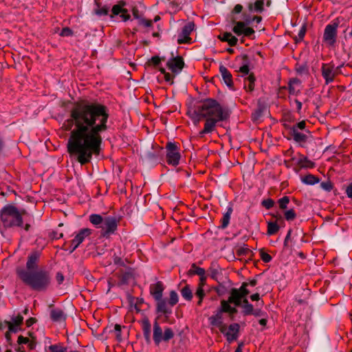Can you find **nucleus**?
I'll return each instance as SVG.
<instances>
[{
  "mask_svg": "<svg viewBox=\"0 0 352 352\" xmlns=\"http://www.w3.org/2000/svg\"><path fill=\"white\" fill-rule=\"evenodd\" d=\"M5 323L8 325L9 332L10 333H16L19 329L15 326L12 322L5 321Z\"/></svg>",
  "mask_w": 352,
  "mask_h": 352,
  "instance_id": "8fccbe9b",
  "label": "nucleus"
},
{
  "mask_svg": "<svg viewBox=\"0 0 352 352\" xmlns=\"http://www.w3.org/2000/svg\"><path fill=\"white\" fill-rule=\"evenodd\" d=\"M50 318L55 322H63L66 320L67 314L65 311L57 307H53L50 310Z\"/></svg>",
  "mask_w": 352,
  "mask_h": 352,
  "instance_id": "f3484780",
  "label": "nucleus"
},
{
  "mask_svg": "<svg viewBox=\"0 0 352 352\" xmlns=\"http://www.w3.org/2000/svg\"><path fill=\"white\" fill-rule=\"evenodd\" d=\"M41 256L39 251L32 252L28 256L26 263V271L34 272L38 267V263Z\"/></svg>",
  "mask_w": 352,
  "mask_h": 352,
  "instance_id": "2eb2a0df",
  "label": "nucleus"
},
{
  "mask_svg": "<svg viewBox=\"0 0 352 352\" xmlns=\"http://www.w3.org/2000/svg\"><path fill=\"white\" fill-rule=\"evenodd\" d=\"M178 302V295L175 291L170 292V298L168 300V305L170 307H173Z\"/></svg>",
  "mask_w": 352,
  "mask_h": 352,
  "instance_id": "58836bf2",
  "label": "nucleus"
},
{
  "mask_svg": "<svg viewBox=\"0 0 352 352\" xmlns=\"http://www.w3.org/2000/svg\"><path fill=\"white\" fill-rule=\"evenodd\" d=\"M241 307L243 309L242 314L244 316L252 315L254 313V307L252 304L250 305H241Z\"/></svg>",
  "mask_w": 352,
  "mask_h": 352,
  "instance_id": "ea45409f",
  "label": "nucleus"
},
{
  "mask_svg": "<svg viewBox=\"0 0 352 352\" xmlns=\"http://www.w3.org/2000/svg\"><path fill=\"white\" fill-rule=\"evenodd\" d=\"M296 217V213L295 210L292 208L285 211L284 212V218L287 221H293Z\"/></svg>",
  "mask_w": 352,
  "mask_h": 352,
  "instance_id": "4c0bfd02",
  "label": "nucleus"
},
{
  "mask_svg": "<svg viewBox=\"0 0 352 352\" xmlns=\"http://www.w3.org/2000/svg\"><path fill=\"white\" fill-rule=\"evenodd\" d=\"M12 323L15 326H19L23 322V317L21 315L19 314L18 316L13 317L12 318Z\"/></svg>",
  "mask_w": 352,
  "mask_h": 352,
  "instance_id": "09e8293b",
  "label": "nucleus"
},
{
  "mask_svg": "<svg viewBox=\"0 0 352 352\" xmlns=\"http://www.w3.org/2000/svg\"><path fill=\"white\" fill-rule=\"evenodd\" d=\"M219 72L225 84L229 87H233L232 76L228 69L223 65L219 67Z\"/></svg>",
  "mask_w": 352,
  "mask_h": 352,
  "instance_id": "412c9836",
  "label": "nucleus"
},
{
  "mask_svg": "<svg viewBox=\"0 0 352 352\" xmlns=\"http://www.w3.org/2000/svg\"><path fill=\"white\" fill-rule=\"evenodd\" d=\"M232 31L238 36L243 35L244 36L250 37L254 34V30L250 27H248L245 22L238 21L234 23Z\"/></svg>",
  "mask_w": 352,
  "mask_h": 352,
  "instance_id": "f8f14e48",
  "label": "nucleus"
},
{
  "mask_svg": "<svg viewBox=\"0 0 352 352\" xmlns=\"http://www.w3.org/2000/svg\"><path fill=\"white\" fill-rule=\"evenodd\" d=\"M210 324L219 328V331L224 328L226 324L223 321V313L217 310L216 314L209 318Z\"/></svg>",
  "mask_w": 352,
  "mask_h": 352,
  "instance_id": "6ab92c4d",
  "label": "nucleus"
},
{
  "mask_svg": "<svg viewBox=\"0 0 352 352\" xmlns=\"http://www.w3.org/2000/svg\"><path fill=\"white\" fill-rule=\"evenodd\" d=\"M302 182L307 185H314L319 182V179L314 175L309 174L302 178Z\"/></svg>",
  "mask_w": 352,
  "mask_h": 352,
  "instance_id": "473e14b6",
  "label": "nucleus"
},
{
  "mask_svg": "<svg viewBox=\"0 0 352 352\" xmlns=\"http://www.w3.org/2000/svg\"><path fill=\"white\" fill-rule=\"evenodd\" d=\"M49 349L51 352H67V348L59 344L51 345Z\"/></svg>",
  "mask_w": 352,
  "mask_h": 352,
  "instance_id": "c03bdc74",
  "label": "nucleus"
},
{
  "mask_svg": "<svg viewBox=\"0 0 352 352\" xmlns=\"http://www.w3.org/2000/svg\"><path fill=\"white\" fill-rule=\"evenodd\" d=\"M242 10L243 6L241 4H236L233 9V12L235 14H239L242 11Z\"/></svg>",
  "mask_w": 352,
  "mask_h": 352,
  "instance_id": "69168bd1",
  "label": "nucleus"
},
{
  "mask_svg": "<svg viewBox=\"0 0 352 352\" xmlns=\"http://www.w3.org/2000/svg\"><path fill=\"white\" fill-rule=\"evenodd\" d=\"M23 212L12 205L4 206L0 211V231L2 234L8 228L20 227L23 224Z\"/></svg>",
  "mask_w": 352,
  "mask_h": 352,
  "instance_id": "20e7f679",
  "label": "nucleus"
},
{
  "mask_svg": "<svg viewBox=\"0 0 352 352\" xmlns=\"http://www.w3.org/2000/svg\"><path fill=\"white\" fill-rule=\"evenodd\" d=\"M346 194L348 196V197L352 199V183L347 186L346 189Z\"/></svg>",
  "mask_w": 352,
  "mask_h": 352,
  "instance_id": "0e129e2a",
  "label": "nucleus"
},
{
  "mask_svg": "<svg viewBox=\"0 0 352 352\" xmlns=\"http://www.w3.org/2000/svg\"><path fill=\"white\" fill-rule=\"evenodd\" d=\"M300 157L298 160V164L302 168H312L315 167V163L307 157L300 154Z\"/></svg>",
  "mask_w": 352,
  "mask_h": 352,
  "instance_id": "cd10ccee",
  "label": "nucleus"
},
{
  "mask_svg": "<svg viewBox=\"0 0 352 352\" xmlns=\"http://www.w3.org/2000/svg\"><path fill=\"white\" fill-rule=\"evenodd\" d=\"M264 1L265 0H256L254 3H249V11L261 12L263 10Z\"/></svg>",
  "mask_w": 352,
  "mask_h": 352,
  "instance_id": "c85d7f7f",
  "label": "nucleus"
},
{
  "mask_svg": "<svg viewBox=\"0 0 352 352\" xmlns=\"http://www.w3.org/2000/svg\"><path fill=\"white\" fill-rule=\"evenodd\" d=\"M219 38L224 42H228L230 46H235L237 44L238 39L230 32H224L219 36Z\"/></svg>",
  "mask_w": 352,
  "mask_h": 352,
  "instance_id": "bb28decb",
  "label": "nucleus"
},
{
  "mask_svg": "<svg viewBox=\"0 0 352 352\" xmlns=\"http://www.w3.org/2000/svg\"><path fill=\"white\" fill-rule=\"evenodd\" d=\"M142 328L146 341L149 342L151 341V325L148 318L142 320Z\"/></svg>",
  "mask_w": 352,
  "mask_h": 352,
  "instance_id": "393cba45",
  "label": "nucleus"
},
{
  "mask_svg": "<svg viewBox=\"0 0 352 352\" xmlns=\"http://www.w3.org/2000/svg\"><path fill=\"white\" fill-rule=\"evenodd\" d=\"M239 71L244 75H248L249 73V66L248 65H244L239 68Z\"/></svg>",
  "mask_w": 352,
  "mask_h": 352,
  "instance_id": "bf43d9fd",
  "label": "nucleus"
},
{
  "mask_svg": "<svg viewBox=\"0 0 352 352\" xmlns=\"http://www.w3.org/2000/svg\"><path fill=\"white\" fill-rule=\"evenodd\" d=\"M115 331L116 332V336L119 338L121 336V326L116 324L114 327Z\"/></svg>",
  "mask_w": 352,
  "mask_h": 352,
  "instance_id": "e2e57ef3",
  "label": "nucleus"
},
{
  "mask_svg": "<svg viewBox=\"0 0 352 352\" xmlns=\"http://www.w3.org/2000/svg\"><path fill=\"white\" fill-rule=\"evenodd\" d=\"M301 90V80L297 78L289 80L288 83V91L290 95L297 96Z\"/></svg>",
  "mask_w": 352,
  "mask_h": 352,
  "instance_id": "aec40b11",
  "label": "nucleus"
},
{
  "mask_svg": "<svg viewBox=\"0 0 352 352\" xmlns=\"http://www.w3.org/2000/svg\"><path fill=\"white\" fill-rule=\"evenodd\" d=\"M182 296L186 300H191L192 292L189 285H186L181 289Z\"/></svg>",
  "mask_w": 352,
  "mask_h": 352,
  "instance_id": "72a5a7b5",
  "label": "nucleus"
},
{
  "mask_svg": "<svg viewBox=\"0 0 352 352\" xmlns=\"http://www.w3.org/2000/svg\"><path fill=\"white\" fill-rule=\"evenodd\" d=\"M91 234V230L89 228H82L79 232L76 235L74 239L71 241L70 245V253L73 252L82 241L85 239L89 236Z\"/></svg>",
  "mask_w": 352,
  "mask_h": 352,
  "instance_id": "9b49d317",
  "label": "nucleus"
},
{
  "mask_svg": "<svg viewBox=\"0 0 352 352\" xmlns=\"http://www.w3.org/2000/svg\"><path fill=\"white\" fill-rule=\"evenodd\" d=\"M140 25H142L144 27H146V28L152 26V24H153V23L151 20H148V19H141L140 21Z\"/></svg>",
  "mask_w": 352,
  "mask_h": 352,
  "instance_id": "6e6d98bb",
  "label": "nucleus"
},
{
  "mask_svg": "<svg viewBox=\"0 0 352 352\" xmlns=\"http://www.w3.org/2000/svg\"><path fill=\"white\" fill-rule=\"evenodd\" d=\"M276 217V221H268L267 222V234L269 236L275 234L278 232L280 229V226L278 225L277 221H280V223H284V220L281 215L276 214L274 216Z\"/></svg>",
  "mask_w": 352,
  "mask_h": 352,
  "instance_id": "a211bd4d",
  "label": "nucleus"
},
{
  "mask_svg": "<svg viewBox=\"0 0 352 352\" xmlns=\"http://www.w3.org/2000/svg\"><path fill=\"white\" fill-rule=\"evenodd\" d=\"M157 311L158 312L164 314H169L171 313V307L168 305V302H167L166 300L162 299V298L160 300H157Z\"/></svg>",
  "mask_w": 352,
  "mask_h": 352,
  "instance_id": "b1692460",
  "label": "nucleus"
},
{
  "mask_svg": "<svg viewBox=\"0 0 352 352\" xmlns=\"http://www.w3.org/2000/svg\"><path fill=\"white\" fill-rule=\"evenodd\" d=\"M125 4L126 3L123 1H120L118 4L114 5L111 10L112 14L111 16L113 17V15L120 14L122 21H126L129 20L130 19V15L128 13L127 10L123 8Z\"/></svg>",
  "mask_w": 352,
  "mask_h": 352,
  "instance_id": "dca6fc26",
  "label": "nucleus"
},
{
  "mask_svg": "<svg viewBox=\"0 0 352 352\" xmlns=\"http://www.w3.org/2000/svg\"><path fill=\"white\" fill-rule=\"evenodd\" d=\"M74 34L73 31L68 27L63 28L60 32L61 36H71Z\"/></svg>",
  "mask_w": 352,
  "mask_h": 352,
  "instance_id": "49530a36",
  "label": "nucleus"
},
{
  "mask_svg": "<svg viewBox=\"0 0 352 352\" xmlns=\"http://www.w3.org/2000/svg\"><path fill=\"white\" fill-rule=\"evenodd\" d=\"M289 203V198L287 196H284L278 200V204L281 210H285Z\"/></svg>",
  "mask_w": 352,
  "mask_h": 352,
  "instance_id": "e433bc0d",
  "label": "nucleus"
},
{
  "mask_svg": "<svg viewBox=\"0 0 352 352\" xmlns=\"http://www.w3.org/2000/svg\"><path fill=\"white\" fill-rule=\"evenodd\" d=\"M248 286V283L247 282H243L240 288L237 289L239 290V293L243 298L246 297V296L250 293L249 290L247 289Z\"/></svg>",
  "mask_w": 352,
  "mask_h": 352,
  "instance_id": "79ce46f5",
  "label": "nucleus"
},
{
  "mask_svg": "<svg viewBox=\"0 0 352 352\" xmlns=\"http://www.w3.org/2000/svg\"><path fill=\"white\" fill-rule=\"evenodd\" d=\"M230 303L231 302H229L228 299V300H222L221 301V307L218 310L222 313H228L230 308L232 307V306L230 305Z\"/></svg>",
  "mask_w": 352,
  "mask_h": 352,
  "instance_id": "f704fd0d",
  "label": "nucleus"
},
{
  "mask_svg": "<svg viewBox=\"0 0 352 352\" xmlns=\"http://www.w3.org/2000/svg\"><path fill=\"white\" fill-rule=\"evenodd\" d=\"M274 204V201L271 198L263 199L261 202V205L267 210L272 208Z\"/></svg>",
  "mask_w": 352,
  "mask_h": 352,
  "instance_id": "a18cd8bd",
  "label": "nucleus"
},
{
  "mask_svg": "<svg viewBox=\"0 0 352 352\" xmlns=\"http://www.w3.org/2000/svg\"><path fill=\"white\" fill-rule=\"evenodd\" d=\"M232 213V208L228 207L227 208L226 212L223 214V217L221 219V226L220 227L222 229H225L228 227V226L230 223Z\"/></svg>",
  "mask_w": 352,
  "mask_h": 352,
  "instance_id": "c756f323",
  "label": "nucleus"
},
{
  "mask_svg": "<svg viewBox=\"0 0 352 352\" xmlns=\"http://www.w3.org/2000/svg\"><path fill=\"white\" fill-rule=\"evenodd\" d=\"M96 13L100 16L107 15L109 13V9L106 7L101 8L97 10Z\"/></svg>",
  "mask_w": 352,
  "mask_h": 352,
  "instance_id": "13d9d810",
  "label": "nucleus"
},
{
  "mask_svg": "<svg viewBox=\"0 0 352 352\" xmlns=\"http://www.w3.org/2000/svg\"><path fill=\"white\" fill-rule=\"evenodd\" d=\"M338 25L339 21L338 19H336L328 24L324 28L323 41L329 46H333L336 42Z\"/></svg>",
  "mask_w": 352,
  "mask_h": 352,
  "instance_id": "0eeeda50",
  "label": "nucleus"
},
{
  "mask_svg": "<svg viewBox=\"0 0 352 352\" xmlns=\"http://www.w3.org/2000/svg\"><path fill=\"white\" fill-rule=\"evenodd\" d=\"M109 117L107 107L98 102L83 100L71 108L63 123L65 130L70 131L67 151L76 156L81 165L90 162L94 155L100 154L101 133L108 129Z\"/></svg>",
  "mask_w": 352,
  "mask_h": 352,
  "instance_id": "f257e3e1",
  "label": "nucleus"
},
{
  "mask_svg": "<svg viewBox=\"0 0 352 352\" xmlns=\"http://www.w3.org/2000/svg\"><path fill=\"white\" fill-rule=\"evenodd\" d=\"M160 62L161 58L157 56H153L149 60V63L153 65L154 66H157L160 63Z\"/></svg>",
  "mask_w": 352,
  "mask_h": 352,
  "instance_id": "603ef678",
  "label": "nucleus"
},
{
  "mask_svg": "<svg viewBox=\"0 0 352 352\" xmlns=\"http://www.w3.org/2000/svg\"><path fill=\"white\" fill-rule=\"evenodd\" d=\"M164 79L168 82H170L171 84L173 83V76L168 72L164 74Z\"/></svg>",
  "mask_w": 352,
  "mask_h": 352,
  "instance_id": "774afa93",
  "label": "nucleus"
},
{
  "mask_svg": "<svg viewBox=\"0 0 352 352\" xmlns=\"http://www.w3.org/2000/svg\"><path fill=\"white\" fill-rule=\"evenodd\" d=\"M89 221L98 228H101V236L109 238L115 234L118 229L119 219L113 216L102 217L100 214H92Z\"/></svg>",
  "mask_w": 352,
  "mask_h": 352,
  "instance_id": "39448f33",
  "label": "nucleus"
},
{
  "mask_svg": "<svg viewBox=\"0 0 352 352\" xmlns=\"http://www.w3.org/2000/svg\"><path fill=\"white\" fill-rule=\"evenodd\" d=\"M30 340L28 338L23 337V336H19L18 337L17 342L19 344H28Z\"/></svg>",
  "mask_w": 352,
  "mask_h": 352,
  "instance_id": "5fc2aeb1",
  "label": "nucleus"
},
{
  "mask_svg": "<svg viewBox=\"0 0 352 352\" xmlns=\"http://www.w3.org/2000/svg\"><path fill=\"white\" fill-rule=\"evenodd\" d=\"M166 149L167 163L174 166H177L181 158L179 148L175 142H168Z\"/></svg>",
  "mask_w": 352,
  "mask_h": 352,
  "instance_id": "6e6552de",
  "label": "nucleus"
},
{
  "mask_svg": "<svg viewBox=\"0 0 352 352\" xmlns=\"http://www.w3.org/2000/svg\"><path fill=\"white\" fill-rule=\"evenodd\" d=\"M252 315H254V316L258 317V316H263L264 315V312L259 309H254V313L252 314Z\"/></svg>",
  "mask_w": 352,
  "mask_h": 352,
  "instance_id": "680f3d73",
  "label": "nucleus"
},
{
  "mask_svg": "<svg viewBox=\"0 0 352 352\" xmlns=\"http://www.w3.org/2000/svg\"><path fill=\"white\" fill-rule=\"evenodd\" d=\"M230 303L231 302H229L228 299V300H222L221 301V307L218 310L222 313H228L230 308L232 307V306L230 305Z\"/></svg>",
  "mask_w": 352,
  "mask_h": 352,
  "instance_id": "c9c22d12",
  "label": "nucleus"
},
{
  "mask_svg": "<svg viewBox=\"0 0 352 352\" xmlns=\"http://www.w3.org/2000/svg\"><path fill=\"white\" fill-rule=\"evenodd\" d=\"M175 333L170 327H165L163 331L160 324L155 321L153 324V338L155 344L158 346L162 341L168 342L173 338Z\"/></svg>",
  "mask_w": 352,
  "mask_h": 352,
  "instance_id": "423d86ee",
  "label": "nucleus"
},
{
  "mask_svg": "<svg viewBox=\"0 0 352 352\" xmlns=\"http://www.w3.org/2000/svg\"><path fill=\"white\" fill-rule=\"evenodd\" d=\"M240 325L238 323H232L228 327L226 324L220 331L230 343L236 340L239 336Z\"/></svg>",
  "mask_w": 352,
  "mask_h": 352,
  "instance_id": "1a4fd4ad",
  "label": "nucleus"
},
{
  "mask_svg": "<svg viewBox=\"0 0 352 352\" xmlns=\"http://www.w3.org/2000/svg\"><path fill=\"white\" fill-rule=\"evenodd\" d=\"M16 274L23 283L35 291H45L50 285V273L43 270L28 272L23 268H17Z\"/></svg>",
  "mask_w": 352,
  "mask_h": 352,
  "instance_id": "7ed1b4c3",
  "label": "nucleus"
},
{
  "mask_svg": "<svg viewBox=\"0 0 352 352\" xmlns=\"http://www.w3.org/2000/svg\"><path fill=\"white\" fill-rule=\"evenodd\" d=\"M294 102H295L296 105V110H297V112L298 113H300V111L302 109V102H300V100H298V99H294Z\"/></svg>",
  "mask_w": 352,
  "mask_h": 352,
  "instance_id": "052dcab7",
  "label": "nucleus"
},
{
  "mask_svg": "<svg viewBox=\"0 0 352 352\" xmlns=\"http://www.w3.org/2000/svg\"><path fill=\"white\" fill-rule=\"evenodd\" d=\"M206 294L204 292V288L197 287L195 292V296L199 298V300L197 302V305L199 306L201 305L202 300L205 296Z\"/></svg>",
  "mask_w": 352,
  "mask_h": 352,
  "instance_id": "a19ab883",
  "label": "nucleus"
},
{
  "mask_svg": "<svg viewBox=\"0 0 352 352\" xmlns=\"http://www.w3.org/2000/svg\"><path fill=\"white\" fill-rule=\"evenodd\" d=\"M164 287L162 282H157L155 284L151 285L150 287V292L155 300H160L162 298Z\"/></svg>",
  "mask_w": 352,
  "mask_h": 352,
  "instance_id": "4be33fe9",
  "label": "nucleus"
},
{
  "mask_svg": "<svg viewBox=\"0 0 352 352\" xmlns=\"http://www.w3.org/2000/svg\"><path fill=\"white\" fill-rule=\"evenodd\" d=\"M237 312V309L236 307H232L228 311V314H230V319L234 320V315Z\"/></svg>",
  "mask_w": 352,
  "mask_h": 352,
  "instance_id": "338daca9",
  "label": "nucleus"
},
{
  "mask_svg": "<svg viewBox=\"0 0 352 352\" xmlns=\"http://www.w3.org/2000/svg\"><path fill=\"white\" fill-rule=\"evenodd\" d=\"M166 65L173 73L178 74L184 67V59L182 56L172 58L167 62Z\"/></svg>",
  "mask_w": 352,
  "mask_h": 352,
  "instance_id": "ddd939ff",
  "label": "nucleus"
},
{
  "mask_svg": "<svg viewBox=\"0 0 352 352\" xmlns=\"http://www.w3.org/2000/svg\"><path fill=\"white\" fill-rule=\"evenodd\" d=\"M243 298L239 293V290L236 288L231 289L230 296L228 298L229 302L234 304L236 307L241 305V300Z\"/></svg>",
  "mask_w": 352,
  "mask_h": 352,
  "instance_id": "5701e85b",
  "label": "nucleus"
},
{
  "mask_svg": "<svg viewBox=\"0 0 352 352\" xmlns=\"http://www.w3.org/2000/svg\"><path fill=\"white\" fill-rule=\"evenodd\" d=\"M190 113L194 121L205 120L204 129L199 132L201 138L213 132L219 122L227 120L230 117L229 110L213 98L201 100Z\"/></svg>",
  "mask_w": 352,
  "mask_h": 352,
  "instance_id": "f03ea898",
  "label": "nucleus"
},
{
  "mask_svg": "<svg viewBox=\"0 0 352 352\" xmlns=\"http://www.w3.org/2000/svg\"><path fill=\"white\" fill-rule=\"evenodd\" d=\"M306 126V122L305 120L300 121L298 122L297 124L293 125L291 128H294L296 131L303 130L305 129Z\"/></svg>",
  "mask_w": 352,
  "mask_h": 352,
  "instance_id": "3c124183",
  "label": "nucleus"
},
{
  "mask_svg": "<svg viewBox=\"0 0 352 352\" xmlns=\"http://www.w3.org/2000/svg\"><path fill=\"white\" fill-rule=\"evenodd\" d=\"M206 278L207 277H206V274L199 277V282L197 287L204 288V287L206 284Z\"/></svg>",
  "mask_w": 352,
  "mask_h": 352,
  "instance_id": "864d4df0",
  "label": "nucleus"
},
{
  "mask_svg": "<svg viewBox=\"0 0 352 352\" xmlns=\"http://www.w3.org/2000/svg\"><path fill=\"white\" fill-rule=\"evenodd\" d=\"M194 27L195 24L192 22H189L185 25L178 36L177 43L179 44L188 43L191 40L190 34L192 32Z\"/></svg>",
  "mask_w": 352,
  "mask_h": 352,
  "instance_id": "4468645a",
  "label": "nucleus"
},
{
  "mask_svg": "<svg viewBox=\"0 0 352 352\" xmlns=\"http://www.w3.org/2000/svg\"><path fill=\"white\" fill-rule=\"evenodd\" d=\"M290 135L292 136L293 140L298 143H305L307 141V135L300 133L296 131L294 128H290Z\"/></svg>",
  "mask_w": 352,
  "mask_h": 352,
  "instance_id": "a878e982",
  "label": "nucleus"
},
{
  "mask_svg": "<svg viewBox=\"0 0 352 352\" xmlns=\"http://www.w3.org/2000/svg\"><path fill=\"white\" fill-rule=\"evenodd\" d=\"M188 274L190 275H198L202 276L206 274V271L204 268L197 266L195 263L192 264L191 268L190 269Z\"/></svg>",
  "mask_w": 352,
  "mask_h": 352,
  "instance_id": "2f4dec72",
  "label": "nucleus"
},
{
  "mask_svg": "<svg viewBox=\"0 0 352 352\" xmlns=\"http://www.w3.org/2000/svg\"><path fill=\"white\" fill-rule=\"evenodd\" d=\"M259 254H260L261 260L264 263H269L272 259V256L268 253L265 252L263 249H261L259 250Z\"/></svg>",
  "mask_w": 352,
  "mask_h": 352,
  "instance_id": "37998d69",
  "label": "nucleus"
},
{
  "mask_svg": "<svg viewBox=\"0 0 352 352\" xmlns=\"http://www.w3.org/2000/svg\"><path fill=\"white\" fill-rule=\"evenodd\" d=\"M322 76L325 80V84L329 85L333 82L338 72L334 65L329 63H322L321 67Z\"/></svg>",
  "mask_w": 352,
  "mask_h": 352,
  "instance_id": "9d476101",
  "label": "nucleus"
},
{
  "mask_svg": "<svg viewBox=\"0 0 352 352\" xmlns=\"http://www.w3.org/2000/svg\"><path fill=\"white\" fill-rule=\"evenodd\" d=\"M305 32H306L305 26L301 27V28L300 29V30L298 33V36L296 38L297 42H299V41H301L303 40L305 35Z\"/></svg>",
  "mask_w": 352,
  "mask_h": 352,
  "instance_id": "de8ad7c7",
  "label": "nucleus"
},
{
  "mask_svg": "<svg viewBox=\"0 0 352 352\" xmlns=\"http://www.w3.org/2000/svg\"><path fill=\"white\" fill-rule=\"evenodd\" d=\"M65 278H64V276L63 274L58 272L56 273V280L58 283V285H60L63 283V280H64Z\"/></svg>",
  "mask_w": 352,
  "mask_h": 352,
  "instance_id": "4d7b16f0",
  "label": "nucleus"
},
{
  "mask_svg": "<svg viewBox=\"0 0 352 352\" xmlns=\"http://www.w3.org/2000/svg\"><path fill=\"white\" fill-rule=\"evenodd\" d=\"M255 78L250 74L244 79V88L248 91H252L254 89Z\"/></svg>",
  "mask_w": 352,
  "mask_h": 352,
  "instance_id": "7c9ffc66",
  "label": "nucleus"
}]
</instances>
